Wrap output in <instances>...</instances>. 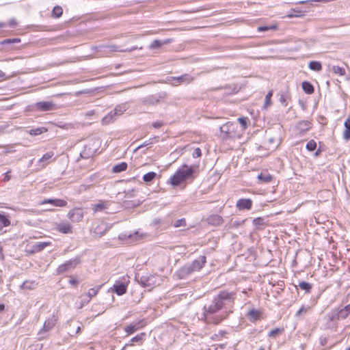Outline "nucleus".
Listing matches in <instances>:
<instances>
[{
	"label": "nucleus",
	"instance_id": "1",
	"mask_svg": "<svg viewBox=\"0 0 350 350\" xmlns=\"http://www.w3.org/2000/svg\"><path fill=\"white\" fill-rule=\"evenodd\" d=\"M235 293L221 291L212 301L204 306V317L207 323L219 324L227 318L228 312L224 310L226 305L232 303Z\"/></svg>",
	"mask_w": 350,
	"mask_h": 350
},
{
	"label": "nucleus",
	"instance_id": "2",
	"mask_svg": "<svg viewBox=\"0 0 350 350\" xmlns=\"http://www.w3.org/2000/svg\"><path fill=\"white\" fill-rule=\"evenodd\" d=\"M100 146V141L98 138H92L88 139L83 146V150L80 152V156L84 159H88L95 154Z\"/></svg>",
	"mask_w": 350,
	"mask_h": 350
},
{
	"label": "nucleus",
	"instance_id": "3",
	"mask_svg": "<svg viewBox=\"0 0 350 350\" xmlns=\"http://www.w3.org/2000/svg\"><path fill=\"white\" fill-rule=\"evenodd\" d=\"M193 173L192 167L184 165L170 178V183L172 185H178L182 181L189 178Z\"/></svg>",
	"mask_w": 350,
	"mask_h": 350
},
{
	"label": "nucleus",
	"instance_id": "4",
	"mask_svg": "<svg viewBox=\"0 0 350 350\" xmlns=\"http://www.w3.org/2000/svg\"><path fill=\"white\" fill-rule=\"evenodd\" d=\"M237 124L231 122H228L221 125L219 128V137L222 139H235L240 137V134L237 132Z\"/></svg>",
	"mask_w": 350,
	"mask_h": 350
},
{
	"label": "nucleus",
	"instance_id": "5",
	"mask_svg": "<svg viewBox=\"0 0 350 350\" xmlns=\"http://www.w3.org/2000/svg\"><path fill=\"white\" fill-rule=\"evenodd\" d=\"M58 317L53 314L51 317L44 321L43 327L39 331L38 335L40 340H42L46 337V333L51 330L55 325Z\"/></svg>",
	"mask_w": 350,
	"mask_h": 350
},
{
	"label": "nucleus",
	"instance_id": "6",
	"mask_svg": "<svg viewBox=\"0 0 350 350\" xmlns=\"http://www.w3.org/2000/svg\"><path fill=\"white\" fill-rule=\"evenodd\" d=\"M80 262L81 259L79 256L66 261L65 263L60 265L57 267V274H62L68 270L75 268L80 263Z\"/></svg>",
	"mask_w": 350,
	"mask_h": 350
},
{
	"label": "nucleus",
	"instance_id": "7",
	"mask_svg": "<svg viewBox=\"0 0 350 350\" xmlns=\"http://www.w3.org/2000/svg\"><path fill=\"white\" fill-rule=\"evenodd\" d=\"M323 326L325 329L336 330L338 327V320L334 311L327 314L323 319Z\"/></svg>",
	"mask_w": 350,
	"mask_h": 350
},
{
	"label": "nucleus",
	"instance_id": "8",
	"mask_svg": "<svg viewBox=\"0 0 350 350\" xmlns=\"http://www.w3.org/2000/svg\"><path fill=\"white\" fill-rule=\"evenodd\" d=\"M167 80L172 85H178L181 83H191L193 80V77H192L189 74H185L178 77H168Z\"/></svg>",
	"mask_w": 350,
	"mask_h": 350
},
{
	"label": "nucleus",
	"instance_id": "9",
	"mask_svg": "<svg viewBox=\"0 0 350 350\" xmlns=\"http://www.w3.org/2000/svg\"><path fill=\"white\" fill-rule=\"evenodd\" d=\"M36 110L40 111H53L57 109L56 105L53 101H40L35 104Z\"/></svg>",
	"mask_w": 350,
	"mask_h": 350
},
{
	"label": "nucleus",
	"instance_id": "10",
	"mask_svg": "<svg viewBox=\"0 0 350 350\" xmlns=\"http://www.w3.org/2000/svg\"><path fill=\"white\" fill-rule=\"evenodd\" d=\"M68 217L73 223L79 222L83 218V211L80 208H75L68 213Z\"/></svg>",
	"mask_w": 350,
	"mask_h": 350
},
{
	"label": "nucleus",
	"instance_id": "11",
	"mask_svg": "<svg viewBox=\"0 0 350 350\" xmlns=\"http://www.w3.org/2000/svg\"><path fill=\"white\" fill-rule=\"evenodd\" d=\"M189 265H186L176 271L174 277L178 280L185 279L193 273Z\"/></svg>",
	"mask_w": 350,
	"mask_h": 350
},
{
	"label": "nucleus",
	"instance_id": "12",
	"mask_svg": "<svg viewBox=\"0 0 350 350\" xmlns=\"http://www.w3.org/2000/svg\"><path fill=\"white\" fill-rule=\"evenodd\" d=\"M127 290V282H120L116 281V283L113 286V291L118 295H122L126 293Z\"/></svg>",
	"mask_w": 350,
	"mask_h": 350
},
{
	"label": "nucleus",
	"instance_id": "13",
	"mask_svg": "<svg viewBox=\"0 0 350 350\" xmlns=\"http://www.w3.org/2000/svg\"><path fill=\"white\" fill-rule=\"evenodd\" d=\"M206 262V257L201 256L199 258L194 260L191 264L189 265V267L191 268L192 272L200 271Z\"/></svg>",
	"mask_w": 350,
	"mask_h": 350
},
{
	"label": "nucleus",
	"instance_id": "14",
	"mask_svg": "<svg viewBox=\"0 0 350 350\" xmlns=\"http://www.w3.org/2000/svg\"><path fill=\"white\" fill-rule=\"evenodd\" d=\"M110 206L109 201L99 200L96 204L92 205V210L94 213L105 211Z\"/></svg>",
	"mask_w": 350,
	"mask_h": 350
},
{
	"label": "nucleus",
	"instance_id": "15",
	"mask_svg": "<svg viewBox=\"0 0 350 350\" xmlns=\"http://www.w3.org/2000/svg\"><path fill=\"white\" fill-rule=\"evenodd\" d=\"M334 312L338 321L340 319H345L350 314V304L345 306L339 310H335Z\"/></svg>",
	"mask_w": 350,
	"mask_h": 350
},
{
	"label": "nucleus",
	"instance_id": "16",
	"mask_svg": "<svg viewBox=\"0 0 350 350\" xmlns=\"http://www.w3.org/2000/svg\"><path fill=\"white\" fill-rule=\"evenodd\" d=\"M252 201L250 199H240L237 202V207L239 210H250L252 208Z\"/></svg>",
	"mask_w": 350,
	"mask_h": 350
},
{
	"label": "nucleus",
	"instance_id": "17",
	"mask_svg": "<svg viewBox=\"0 0 350 350\" xmlns=\"http://www.w3.org/2000/svg\"><path fill=\"white\" fill-rule=\"evenodd\" d=\"M72 226L67 221H62L57 224L56 230L61 233L68 234L72 232Z\"/></svg>",
	"mask_w": 350,
	"mask_h": 350
},
{
	"label": "nucleus",
	"instance_id": "18",
	"mask_svg": "<svg viewBox=\"0 0 350 350\" xmlns=\"http://www.w3.org/2000/svg\"><path fill=\"white\" fill-rule=\"evenodd\" d=\"M139 282L143 287L152 288L154 284L155 278L152 275L149 277L142 276Z\"/></svg>",
	"mask_w": 350,
	"mask_h": 350
},
{
	"label": "nucleus",
	"instance_id": "19",
	"mask_svg": "<svg viewBox=\"0 0 350 350\" xmlns=\"http://www.w3.org/2000/svg\"><path fill=\"white\" fill-rule=\"evenodd\" d=\"M51 204L54 206L64 207L67 205V202L62 199H47L41 202V204Z\"/></svg>",
	"mask_w": 350,
	"mask_h": 350
},
{
	"label": "nucleus",
	"instance_id": "20",
	"mask_svg": "<svg viewBox=\"0 0 350 350\" xmlns=\"http://www.w3.org/2000/svg\"><path fill=\"white\" fill-rule=\"evenodd\" d=\"M54 153L52 151L45 153L41 159H39L38 163L40 168H44L49 163V160L53 157Z\"/></svg>",
	"mask_w": 350,
	"mask_h": 350
},
{
	"label": "nucleus",
	"instance_id": "21",
	"mask_svg": "<svg viewBox=\"0 0 350 350\" xmlns=\"http://www.w3.org/2000/svg\"><path fill=\"white\" fill-rule=\"evenodd\" d=\"M223 218L219 215H211L207 218V221L209 224L213 226H219L223 223Z\"/></svg>",
	"mask_w": 350,
	"mask_h": 350
},
{
	"label": "nucleus",
	"instance_id": "22",
	"mask_svg": "<svg viewBox=\"0 0 350 350\" xmlns=\"http://www.w3.org/2000/svg\"><path fill=\"white\" fill-rule=\"evenodd\" d=\"M51 245L50 242L43 241V242H37L34 245H32V250L31 251V253L39 252L44 250L46 247Z\"/></svg>",
	"mask_w": 350,
	"mask_h": 350
},
{
	"label": "nucleus",
	"instance_id": "23",
	"mask_svg": "<svg viewBox=\"0 0 350 350\" xmlns=\"http://www.w3.org/2000/svg\"><path fill=\"white\" fill-rule=\"evenodd\" d=\"M344 126L345 129L342 132V137L345 141L348 142L350 139V118L345 120Z\"/></svg>",
	"mask_w": 350,
	"mask_h": 350
},
{
	"label": "nucleus",
	"instance_id": "24",
	"mask_svg": "<svg viewBox=\"0 0 350 350\" xmlns=\"http://www.w3.org/2000/svg\"><path fill=\"white\" fill-rule=\"evenodd\" d=\"M116 116H118L117 115V112H115L114 110H113L110 111L107 115H106L104 118H103L102 123L103 124H108L112 122L116 119Z\"/></svg>",
	"mask_w": 350,
	"mask_h": 350
},
{
	"label": "nucleus",
	"instance_id": "25",
	"mask_svg": "<svg viewBox=\"0 0 350 350\" xmlns=\"http://www.w3.org/2000/svg\"><path fill=\"white\" fill-rule=\"evenodd\" d=\"M106 48L109 49V51L111 52H116V51H120V52H126V51H133L135 49H137V46H133L131 49H120V46H117V45H109V46H107Z\"/></svg>",
	"mask_w": 350,
	"mask_h": 350
},
{
	"label": "nucleus",
	"instance_id": "26",
	"mask_svg": "<svg viewBox=\"0 0 350 350\" xmlns=\"http://www.w3.org/2000/svg\"><path fill=\"white\" fill-rule=\"evenodd\" d=\"M171 39H167L166 40L162 42L159 40H154L149 46V49H154L161 47L163 44H168L171 42Z\"/></svg>",
	"mask_w": 350,
	"mask_h": 350
},
{
	"label": "nucleus",
	"instance_id": "27",
	"mask_svg": "<svg viewBox=\"0 0 350 350\" xmlns=\"http://www.w3.org/2000/svg\"><path fill=\"white\" fill-rule=\"evenodd\" d=\"M272 178H273V176L267 172H261L258 176V179L261 183H265L271 182L272 180Z\"/></svg>",
	"mask_w": 350,
	"mask_h": 350
},
{
	"label": "nucleus",
	"instance_id": "28",
	"mask_svg": "<svg viewBox=\"0 0 350 350\" xmlns=\"http://www.w3.org/2000/svg\"><path fill=\"white\" fill-rule=\"evenodd\" d=\"M127 163L126 162H122L113 167L112 172L114 173H120L124 172L127 169Z\"/></svg>",
	"mask_w": 350,
	"mask_h": 350
},
{
	"label": "nucleus",
	"instance_id": "29",
	"mask_svg": "<svg viewBox=\"0 0 350 350\" xmlns=\"http://www.w3.org/2000/svg\"><path fill=\"white\" fill-rule=\"evenodd\" d=\"M302 88L307 94H312L314 90L313 85L308 81H304L302 83Z\"/></svg>",
	"mask_w": 350,
	"mask_h": 350
},
{
	"label": "nucleus",
	"instance_id": "30",
	"mask_svg": "<svg viewBox=\"0 0 350 350\" xmlns=\"http://www.w3.org/2000/svg\"><path fill=\"white\" fill-rule=\"evenodd\" d=\"M298 127L301 132H306L310 128V122L308 121L303 120L299 122Z\"/></svg>",
	"mask_w": 350,
	"mask_h": 350
},
{
	"label": "nucleus",
	"instance_id": "31",
	"mask_svg": "<svg viewBox=\"0 0 350 350\" xmlns=\"http://www.w3.org/2000/svg\"><path fill=\"white\" fill-rule=\"evenodd\" d=\"M308 67L310 70L314 71H320L322 69L321 63L317 61L310 62L308 64Z\"/></svg>",
	"mask_w": 350,
	"mask_h": 350
},
{
	"label": "nucleus",
	"instance_id": "32",
	"mask_svg": "<svg viewBox=\"0 0 350 350\" xmlns=\"http://www.w3.org/2000/svg\"><path fill=\"white\" fill-rule=\"evenodd\" d=\"M145 336V333H141L139 334L136 335L135 337L131 338V340H130V343L126 344V345H133L134 342L141 343Z\"/></svg>",
	"mask_w": 350,
	"mask_h": 350
},
{
	"label": "nucleus",
	"instance_id": "33",
	"mask_svg": "<svg viewBox=\"0 0 350 350\" xmlns=\"http://www.w3.org/2000/svg\"><path fill=\"white\" fill-rule=\"evenodd\" d=\"M299 287L306 291V293H310L312 285L307 282L301 281L298 284Z\"/></svg>",
	"mask_w": 350,
	"mask_h": 350
},
{
	"label": "nucleus",
	"instance_id": "34",
	"mask_svg": "<svg viewBox=\"0 0 350 350\" xmlns=\"http://www.w3.org/2000/svg\"><path fill=\"white\" fill-rule=\"evenodd\" d=\"M331 70L334 74L340 76H344L346 74L345 69L338 66H333Z\"/></svg>",
	"mask_w": 350,
	"mask_h": 350
},
{
	"label": "nucleus",
	"instance_id": "35",
	"mask_svg": "<svg viewBox=\"0 0 350 350\" xmlns=\"http://www.w3.org/2000/svg\"><path fill=\"white\" fill-rule=\"evenodd\" d=\"M156 176L157 174L155 172H150L144 175L143 180L145 183H148L152 181Z\"/></svg>",
	"mask_w": 350,
	"mask_h": 350
},
{
	"label": "nucleus",
	"instance_id": "36",
	"mask_svg": "<svg viewBox=\"0 0 350 350\" xmlns=\"http://www.w3.org/2000/svg\"><path fill=\"white\" fill-rule=\"evenodd\" d=\"M260 312L255 309H252L248 312L247 317L251 321H256L258 319Z\"/></svg>",
	"mask_w": 350,
	"mask_h": 350
},
{
	"label": "nucleus",
	"instance_id": "37",
	"mask_svg": "<svg viewBox=\"0 0 350 350\" xmlns=\"http://www.w3.org/2000/svg\"><path fill=\"white\" fill-rule=\"evenodd\" d=\"M99 288H100L99 287H98V288H90L88 291V292L87 295H86V296L88 297L87 300H86V303H88L90 301V299H92V297H93L94 296H95L98 293V292L99 291Z\"/></svg>",
	"mask_w": 350,
	"mask_h": 350
},
{
	"label": "nucleus",
	"instance_id": "38",
	"mask_svg": "<svg viewBox=\"0 0 350 350\" xmlns=\"http://www.w3.org/2000/svg\"><path fill=\"white\" fill-rule=\"evenodd\" d=\"M36 286V283L34 281H25L21 285V288L23 289H33Z\"/></svg>",
	"mask_w": 350,
	"mask_h": 350
},
{
	"label": "nucleus",
	"instance_id": "39",
	"mask_svg": "<svg viewBox=\"0 0 350 350\" xmlns=\"http://www.w3.org/2000/svg\"><path fill=\"white\" fill-rule=\"evenodd\" d=\"M282 331L283 329L280 328L273 329L268 333V336L270 338H275L280 333H282Z\"/></svg>",
	"mask_w": 350,
	"mask_h": 350
},
{
	"label": "nucleus",
	"instance_id": "40",
	"mask_svg": "<svg viewBox=\"0 0 350 350\" xmlns=\"http://www.w3.org/2000/svg\"><path fill=\"white\" fill-rule=\"evenodd\" d=\"M62 12H63V11H62V7L55 6V7H54V8L53 10L52 15H53V16H54L55 18H59L62 15Z\"/></svg>",
	"mask_w": 350,
	"mask_h": 350
},
{
	"label": "nucleus",
	"instance_id": "41",
	"mask_svg": "<svg viewBox=\"0 0 350 350\" xmlns=\"http://www.w3.org/2000/svg\"><path fill=\"white\" fill-rule=\"evenodd\" d=\"M238 122L242 126V130H245L247 126L248 118L240 117L237 119Z\"/></svg>",
	"mask_w": 350,
	"mask_h": 350
},
{
	"label": "nucleus",
	"instance_id": "42",
	"mask_svg": "<svg viewBox=\"0 0 350 350\" xmlns=\"http://www.w3.org/2000/svg\"><path fill=\"white\" fill-rule=\"evenodd\" d=\"M46 131V129L44 127H39L30 130L29 133L33 135H38L41 133Z\"/></svg>",
	"mask_w": 350,
	"mask_h": 350
},
{
	"label": "nucleus",
	"instance_id": "43",
	"mask_svg": "<svg viewBox=\"0 0 350 350\" xmlns=\"http://www.w3.org/2000/svg\"><path fill=\"white\" fill-rule=\"evenodd\" d=\"M310 309V307L309 306H302L299 310L296 312L295 316L299 317L302 315L303 314H306Z\"/></svg>",
	"mask_w": 350,
	"mask_h": 350
},
{
	"label": "nucleus",
	"instance_id": "44",
	"mask_svg": "<svg viewBox=\"0 0 350 350\" xmlns=\"http://www.w3.org/2000/svg\"><path fill=\"white\" fill-rule=\"evenodd\" d=\"M173 225L175 228L185 227L186 220L185 218L177 219L174 221Z\"/></svg>",
	"mask_w": 350,
	"mask_h": 350
},
{
	"label": "nucleus",
	"instance_id": "45",
	"mask_svg": "<svg viewBox=\"0 0 350 350\" xmlns=\"http://www.w3.org/2000/svg\"><path fill=\"white\" fill-rule=\"evenodd\" d=\"M137 330V327L135 325H130L124 327V331L127 334H131Z\"/></svg>",
	"mask_w": 350,
	"mask_h": 350
},
{
	"label": "nucleus",
	"instance_id": "46",
	"mask_svg": "<svg viewBox=\"0 0 350 350\" xmlns=\"http://www.w3.org/2000/svg\"><path fill=\"white\" fill-rule=\"evenodd\" d=\"M317 147V143L314 140L311 139L306 144V149L309 151H313Z\"/></svg>",
	"mask_w": 350,
	"mask_h": 350
},
{
	"label": "nucleus",
	"instance_id": "47",
	"mask_svg": "<svg viewBox=\"0 0 350 350\" xmlns=\"http://www.w3.org/2000/svg\"><path fill=\"white\" fill-rule=\"evenodd\" d=\"M0 223L3 224V226H8L10 224V221L7 217L1 213H0Z\"/></svg>",
	"mask_w": 350,
	"mask_h": 350
},
{
	"label": "nucleus",
	"instance_id": "48",
	"mask_svg": "<svg viewBox=\"0 0 350 350\" xmlns=\"http://www.w3.org/2000/svg\"><path fill=\"white\" fill-rule=\"evenodd\" d=\"M126 109L125 105H118L114 109V111L117 112L118 116L122 115Z\"/></svg>",
	"mask_w": 350,
	"mask_h": 350
},
{
	"label": "nucleus",
	"instance_id": "49",
	"mask_svg": "<svg viewBox=\"0 0 350 350\" xmlns=\"http://www.w3.org/2000/svg\"><path fill=\"white\" fill-rule=\"evenodd\" d=\"M273 93L271 91L269 92L265 96V106L267 107L271 105V97L272 96Z\"/></svg>",
	"mask_w": 350,
	"mask_h": 350
},
{
	"label": "nucleus",
	"instance_id": "50",
	"mask_svg": "<svg viewBox=\"0 0 350 350\" xmlns=\"http://www.w3.org/2000/svg\"><path fill=\"white\" fill-rule=\"evenodd\" d=\"M159 139V137H154V138H151L149 140L145 142L143 144L139 146L136 149H139L141 148L142 147H144V146H148V145H150L152 144H153V139Z\"/></svg>",
	"mask_w": 350,
	"mask_h": 350
},
{
	"label": "nucleus",
	"instance_id": "51",
	"mask_svg": "<svg viewBox=\"0 0 350 350\" xmlns=\"http://www.w3.org/2000/svg\"><path fill=\"white\" fill-rule=\"evenodd\" d=\"M276 27L275 26H260L258 27V31H268L269 29H275Z\"/></svg>",
	"mask_w": 350,
	"mask_h": 350
},
{
	"label": "nucleus",
	"instance_id": "52",
	"mask_svg": "<svg viewBox=\"0 0 350 350\" xmlns=\"http://www.w3.org/2000/svg\"><path fill=\"white\" fill-rule=\"evenodd\" d=\"M193 154V157L194 158H198V157H201V155H202V151H201L200 148H196V149L194 150V151H193V154Z\"/></svg>",
	"mask_w": 350,
	"mask_h": 350
},
{
	"label": "nucleus",
	"instance_id": "53",
	"mask_svg": "<svg viewBox=\"0 0 350 350\" xmlns=\"http://www.w3.org/2000/svg\"><path fill=\"white\" fill-rule=\"evenodd\" d=\"M152 125L155 129H159L163 125V122L162 121H157L153 122Z\"/></svg>",
	"mask_w": 350,
	"mask_h": 350
},
{
	"label": "nucleus",
	"instance_id": "54",
	"mask_svg": "<svg viewBox=\"0 0 350 350\" xmlns=\"http://www.w3.org/2000/svg\"><path fill=\"white\" fill-rule=\"evenodd\" d=\"M21 40L19 38L7 39L5 40L2 43H14L19 42Z\"/></svg>",
	"mask_w": 350,
	"mask_h": 350
},
{
	"label": "nucleus",
	"instance_id": "55",
	"mask_svg": "<svg viewBox=\"0 0 350 350\" xmlns=\"http://www.w3.org/2000/svg\"><path fill=\"white\" fill-rule=\"evenodd\" d=\"M17 21L15 18H12L9 21L8 25L11 27H14L17 25Z\"/></svg>",
	"mask_w": 350,
	"mask_h": 350
},
{
	"label": "nucleus",
	"instance_id": "56",
	"mask_svg": "<svg viewBox=\"0 0 350 350\" xmlns=\"http://www.w3.org/2000/svg\"><path fill=\"white\" fill-rule=\"evenodd\" d=\"M9 173L10 172H8L5 174V176H4V178H3V181L4 182H8L10 180L11 178V176L9 175Z\"/></svg>",
	"mask_w": 350,
	"mask_h": 350
},
{
	"label": "nucleus",
	"instance_id": "57",
	"mask_svg": "<svg viewBox=\"0 0 350 350\" xmlns=\"http://www.w3.org/2000/svg\"><path fill=\"white\" fill-rule=\"evenodd\" d=\"M286 97L284 95L282 94L280 97V102L282 104H284L285 105H286Z\"/></svg>",
	"mask_w": 350,
	"mask_h": 350
},
{
	"label": "nucleus",
	"instance_id": "58",
	"mask_svg": "<svg viewBox=\"0 0 350 350\" xmlns=\"http://www.w3.org/2000/svg\"><path fill=\"white\" fill-rule=\"evenodd\" d=\"M69 283L72 285H77L78 284V281L75 279H71L69 280Z\"/></svg>",
	"mask_w": 350,
	"mask_h": 350
},
{
	"label": "nucleus",
	"instance_id": "59",
	"mask_svg": "<svg viewBox=\"0 0 350 350\" xmlns=\"http://www.w3.org/2000/svg\"><path fill=\"white\" fill-rule=\"evenodd\" d=\"M126 194H129L130 196H135V191L133 189L129 190Z\"/></svg>",
	"mask_w": 350,
	"mask_h": 350
},
{
	"label": "nucleus",
	"instance_id": "60",
	"mask_svg": "<svg viewBox=\"0 0 350 350\" xmlns=\"http://www.w3.org/2000/svg\"><path fill=\"white\" fill-rule=\"evenodd\" d=\"M94 110H91V111H89L86 113V116H92V115H94Z\"/></svg>",
	"mask_w": 350,
	"mask_h": 350
},
{
	"label": "nucleus",
	"instance_id": "61",
	"mask_svg": "<svg viewBox=\"0 0 350 350\" xmlns=\"http://www.w3.org/2000/svg\"><path fill=\"white\" fill-rule=\"evenodd\" d=\"M268 142H269V144H272V143H273V142H274V138H273V137H270V138H269V139H268Z\"/></svg>",
	"mask_w": 350,
	"mask_h": 350
},
{
	"label": "nucleus",
	"instance_id": "62",
	"mask_svg": "<svg viewBox=\"0 0 350 350\" xmlns=\"http://www.w3.org/2000/svg\"><path fill=\"white\" fill-rule=\"evenodd\" d=\"M6 23L0 22V28H3L6 27Z\"/></svg>",
	"mask_w": 350,
	"mask_h": 350
},
{
	"label": "nucleus",
	"instance_id": "63",
	"mask_svg": "<svg viewBox=\"0 0 350 350\" xmlns=\"http://www.w3.org/2000/svg\"><path fill=\"white\" fill-rule=\"evenodd\" d=\"M5 308V306L3 304H0V311L3 310Z\"/></svg>",
	"mask_w": 350,
	"mask_h": 350
},
{
	"label": "nucleus",
	"instance_id": "64",
	"mask_svg": "<svg viewBox=\"0 0 350 350\" xmlns=\"http://www.w3.org/2000/svg\"><path fill=\"white\" fill-rule=\"evenodd\" d=\"M86 300H87V299H82V301H82V305H84V304H87V303H86Z\"/></svg>",
	"mask_w": 350,
	"mask_h": 350
}]
</instances>
